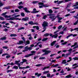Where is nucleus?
Returning <instances> with one entry per match:
<instances>
[{"label": "nucleus", "instance_id": "obj_1", "mask_svg": "<svg viewBox=\"0 0 78 78\" xmlns=\"http://www.w3.org/2000/svg\"><path fill=\"white\" fill-rule=\"evenodd\" d=\"M31 54H27L24 56L25 58H28V57H30V56H33L34 54L33 53L35 54L36 53V51H31Z\"/></svg>", "mask_w": 78, "mask_h": 78}, {"label": "nucleus", "instance_id": "obj_2", "mask_svg": "<svg viewBox=\"0 0 78 78\" xmlns=\"http://www.w3.org/2000/svg\"><path fill=\"white\" fill-rule=\"evenodd\" d=\"M58 34L57 33L53 35V34L51 33L50 34V36H51V37L52 38H53V37H54V38H57L58 37Z\"/></svg>", "mask_w": 78, "mask_h": 78}, {"label": "nucleus", "instance_id": "obj_3", "mask_svg": "<svg viewBox=\"0 0 78 78\" xmlns=\"http://www.w3.org/2000/svg\"><path fill=\"white\" fill-rule=\"evenodd\" d=\"M49 13L50 14H47V16H53V14H51L52 13H53V11L51 9H49L48 10Z\"/></svg>", "mask_w": 78, "mask_h": 78}, {"label": "nucleus", "instance_id": "obj_4", "mask_svg": "<svg viewBox=\"0 0 78 78\" xmlns=\"http://www.w3.org/2000/svg\"><path fill=\"white\" fill-rule=\"evenodd\" d=\"M48 23L46 21H44L43 22V24H42V26L43 27H48Z\"/></svg>", "mask_w": 78, "mask_h": 78}, {"label": "nucleus", "instance_id": "obj_5", "mask_svg": "<svg viewBox=\"0 0 78 78\" xmlns=\"http://www.w3.org/2000/svg\"><path fill=\"white\" fill-rule=\"evenodd\" d=\"M6 12L3 13L1 14V16H4V17L5 18H9V17H10V16H8V15H6Z\"/></svg>", "mask_w": 78, "mask_h": 78}, {"label": "nucleus", "instance_id": "obj_6", "mask_svg": "<svg viewBox=\"0 0 78 78\" xmlns=\"http://www.w3.org/2000/svg\"><path fill=\"white\" fill-rule=\"evenodd\" d=\"M52 16H50L49 17V18H50V19H52V21H53V20H55L56 19V17H55V16L53 15Z\"/></svg>", "mask_w": 78, "mask_h": 78}, {"label": "nucleus", "instance_id": "obj_7", "mask_svg": "<svg viewBox=\"0 0 78 78\" xmlns=\"http://www.w3.org/2000/svg\"><path fill=\"white\" fill-rule=\"evenodd\" d=\"M33 11L31 12V13H34L35 14H36L38 12H39V11H36V9L34 8L33 9Z\"/></svg>", "mask_w": 78, "mask_h": 78}, {"label": "nucleus", "instance_id": "obj_8", "mask_svg": "<svg viewBox=\"0 0 78 78\" xmlns=\"http://www.w3.org/2000/svg\"><path fill=\"white\" fill-rule=\"evenodd\" d=\"M43 52H45V53H47L48 54V53H50L51 52V51H50L49 50H47L45 49H43L42 50Z\"/></svg>", "mask_w": 78, "mask_h": 78}, {"label": "nucleus", "instance_id": "obj_9", "mask_svg": "<svg viewBox=\"0 0 78 78\" xmlns=\"http://www.w3.org/2000/svg\"><path fill=\"white\" fill-rule=\"evenodd\" d=\"M28 19H29V17H26L24 18H23L22 19V20L23 21H27V20H28Z\"/></svg>", "mask_w": 78, "mask_h": 78}, {"label": "nucleus", "instance_id": "obj_10", "mask_svg": "<svg viewBox=\"0 0 78 78\" xmlns=\"http://www.w3.org/2000/svg\"><path fill=\"white\" fill-rule=\"evenodd\" d=\"M70 55V54H66V55H65L64 54H62V57H64L65 58H66V57H67L68 56H69Z\"/></svg>", "mask_w": 78, "mask_h": 78}, {"label": "nucleus", "instance_id": "obj_11", "mask_svg": "<svg viewBox=\"0 0 78 78\" xmlns=\"http://www.w3.org/2000/svg\"><path fill=\"white\" fill-rule=\"evenodd\" d=\"M19 43H17V44H18V45H21L22 44H23V41H19Z\"/></svg>", "mask_w": 78, "mask_h": 78}, {"label": "nucleus", "instance_id": "obj_12", "mask_svg": "<svg viewBox=\"0 0 78 78\" xmlns=\"http://www.w3.org/2000/svg\"><path fill=\"white\" fill-rule=\"evenodd\" d=\"M56 42V41H54L51 44V46H53L54 45V44H55Z\"/></svg>", "mask_w": 78, "mask_h": 78}, {"label": "nucleus", "instance_id": "obj_13", "mask_svg": "<svg viewBox=\"0 0 78 78\" xmlns=\"http://www.w3.org/2000/svg\"><path fill=\"white\" fill-rule=\"evenodd\" d=\"M66 63H67V62H66V60L65 59L62 61V64H66Z\"/></svg>", "mask_w": 78, "mask_h": 78}, {"label": "nucleus", "instance_id": "obj_14", "mask_svg": "<svg viewBox=\"0 0 78 78\" xmlns=\"http://www.w3.org/2000/svg\"><path fill=\"white\" fill-rule=\"evenodd\" d=\"M20 60H18V61L16 60L15 61V64H16L17 65L18 64H19V62H20Z\"/></svg>", "mask_w": 78, "mask_h": 78}, {"label": "nucleus", "instance_id": "obj_15", "mask_svg": "<svg viewBox=\"0 0 78 78\" xmlns=\"http://www.w3.org/2000/svg\"><path fill=\"white\" fill-rule=\"evenodd\" d=\"M18 66H14L13 67H12L13 69H16V70L18 69Z\"/></svg>", "mask_w": 78, "mask_h": 78}, {"label": "nucleus", "instance_id": "obj_16", "mask_svg": "<svg viewBox=\"0 0 78 78\" xmlns=\"http://www.w3.org/2000/svg\"><path fill=\"white\" fill-rule=\"evenodd\" d=\"M17 34H10V36L11 37H15V36H17Z\"/></svg>", "mask_w": 78, "mask_h": 78}, {"label": "nucleus", "instance_id": "obj_17", "mask_svg": "<svg viewBox=\"0 0 78 78\" xmlns=\"http://www.w3.org/2000/svg\"><path fill=\"white\" fill-rule=\"evenodd\" d=\"M50 35V34L49 33H46L44 34L43 35V36H44V37H47V36H48Z\"/></svg>", "mask_w": 78, "mask_h": 78}, {"label": "nucleus", "instance_id": "obj_18", "mask_svg": "<svg viewBox=\"0 0 78 78\" xmlns=\"http://www.w3.org/2000/svg\"><path fill=\"white\" fill-rule=\"evenodd\" d=\"M47 40H48V38L47 37H45V38H44L42 40V41L44 42V41H46Z\"/></svg>", "mask_w": 78, "mask_h": 78}, {"label": "nucleus", "instance_id": "obj_19", "mask_svg": "<svg viewBox=\"0 0 78 78\" xmlns=\"http://www.w3.org/2000/svg\"><path fill=\"white\" fill-rule=\"evenodd\" d=\"M64 2V0H62V1H58V2H57V4L58 5H59L60 3H62Z\"/></svg>", "mask_w": 78, "mask_h": 78}, {"label": "nucleus", "instance_id": "obj_20", "mask_svg": "<svg viewBox=\"0 0 78 78\" xmlns=\"http://www.w3.org/2000/svg\"><path fill=\"white\" fill-rule=\"evenodd\" d=\"M34 23L33 21H29L28 22V24L30 25H34Z\"/></svg>", "mask_w": 78, "mask_h": 78}, {"label": "nucleus", "instance_id": "obj_21", "mask_svg": "<svg viewBox=\"0 0 78 78\" xmlns=\"http://www.w3.org/2000/svg\"><path fill=\"white\" fill-rule=\"evenodd\" d=\"M30 44V41L27 40L26 41V44H25V45H27L28 44Z\"/></svg>", "mask_w": 78, "mask_h": 78}, {"label": "nucleus", "instance_id": "obj_22", "mask_svg": "<svg viewBox=\"0 0 78 78\" xmlns=\"http://www.w3.org/2000/svg\"><path fill=\"white\" fill-rule=\"evenodd\" d=\"M3 6V4L2 2V1L0 0V8Z\"/></svg>", "mask_w": 78, "mask_h": 78}, {"label": "nucleus", "instance_id": "obj_23", "mask_svg": "<svg viewBox=\"0 0 78 78\" xmlns=\"http://www.w3.org/2000/svg\"><path fill=\"white\" fill-rule=\"evenodd\" d=\"M23 10L25 11V12H26L28 10V8L27 7H23Z\"/></svg>", "mask_w": 78, "mask_h": 78}, {"label": "nucleus", "instance_id": "obj_24", "mask_svg": "<svg viewBox=\"0 0 78 78\" xmlns=\"http://www.w3.org/2000/svg\"><path fill=\"white\" fill-rule=\"evenodd\" d=\"M72 76H71V74H69L67 76L65 77L66 78H71Z\"/></svg>", "mask_w": 78, "mask_h": 78}, {"label": "nucleus", "instance_id": "obj_25", "mask_svg": "<svg viewBox=\"0 0 78 78\" xmlns=\"http://www.w3.org/2000/svg\"><path fill=\"white\" fill-rule=\"evenodd\" d=\"M6 39V37H2L0 38V40H5Z\"/></svg>", "mask_w": 78, "mask_h": 78}, {"label": "nucleus", "instance_id": "obj_26", "mask_svg": "<svg viewBox=\"0 0 78 78\" xmlns=\"http://www.w3.org/2000/svg\"><path fill=\"white\" fill-rule=\"evenodd\" d=\"M10 20H14L15 19H16V18L14 17H12L11 18H10Z\"/></svg>", "mask_w": 78, "mask_h": 78}, {"label": "nucleus", "instance_id": "obj_27", "mask_svg": "<svg viewBox=\"0 0 78 78\" xmlns=\"http://www.w3.org/2000/svg\"><path fill=\"white\" fill-rule=\"evenodd\" d=\"M50 67V66H47V67H45L44 68H43V70H44L45 69H49Z\"/></svg>", "mask_w": 78, "mask_h": 78}, {"label": "nucleus", "instance_id": "obj_28", "mask_svg": "<svg viewBox=\"0 0 78 78\" xmlns=\"http://www.w3.org/2000/svg\"><path fill=\"white\" fill-rule=\"evenodd\" d=\"M73 59H74L75 61H76L77 60H78V57H75L73 58Z\"/></svg>", "mask_w": 78, "mask_h": 78}, {"label": "nucleus", "instance_id": "obj_29", "mask_svg": "<svg viewBox=\"0 0 78 78\" xmlns=\"http://www.w3.org/2000/svg\"><path fill=\"white\" fill-rule=\"evenodd\" d=\"M19 69H23V70H24V69H27L26 67H19Z\"/></svg>", "mask_w": 78, "mask_h": 78}, {"label": "nucleus", "instance_id": "obj_30", "mask_svg": "<svg viewBox=\"0 0 78 78\" xmlns=\"http://www.w3.org/2000/svg\"><path fill=\"white\" fill-rule=\"evenodd\" d=\"M59 66V64H56L55 65H53L52 66L53 67H58V66Z\"/></svg>", "mask_w": 78, "mask_h": 78}, {"label": "nucleus", "instance_id": "obj_31", "mask_svg": "<svg viewBox=\"0 0 78 78\" xmlns=\"http://www.w3.org/2000/svg\"><path fill=\"white\" fill-rule=\"evenodd\" d=\"M11 8L9 6L8 7H5L4 8V9H9Z\"/></svg>", "mask_w": 78, "mask_h": 78}, {"label": "nucleus", "instance_id": "obj_32", "mask_svg": "<svg viewBox=\"0 0 78 78\" xmlns=\"http://www.w3.org/2000/svg\"><path fill=\"white\" fill-rule=\"evenodd\" d=\"M25 29V28L23 27H21L20 28H19L18 29V30H23Z\"/></svg>", "mask_w": 78, "mask_h": 78}, {"label": "nucleus", "instance_id": "obj_33", "mask_svg": "<svg viewBox=\"0 0 78 78\" xmlns=\"http://www.w3.org/2000/svg\"><path fill=\"white\" fill-rule=\"evenodd\" d=\"M40 43H41V41L38 42L37 43V44L35 45L34 47H37V46Z\"/></svg>", "mask_w": 78, "mask_h": 78}, {"label": "nucleus", "instance_id": "obj_34", "mask_svg": "<svg viewBox=\"0 0 78 78\" xmlns=\"http://www.w3.org/2000/svg\"><path fill=\"white\" fill-rule=\"evenodd\" d=\"M73 35V34H71L69 35H68L67 37H66V39H68L69 37L70 36H72Z\"/></svg>", "mask_w": 78, "mask_h": 78}, {"label": "nucleus", "instance_id": "obj_35", "mask_svg": "<svg viewBox=\"0 0 78 78\" xmlns=\"http://www.w3.org/2000/svg\"><path fill=\"white\" fill-rule=\"evenodd\" d=\"M21 15L22 16V17H24L25 16V13H24L22 12L21 13Z\"/></svg>", "mask_w": 78, "mask_h": 78}, {"label": "nucleus", "instance_id": "obj_36", "mask_svg": "<svg viewBox=\"0 0 78 78\" xmlns=\"http://www.w3.org/2000/svg\"><path fill=\"white\" fill-rule=\"evenodd\" d=\"M22 60L23 63L26 62H27V59H22Z\"/></svg>", "mask_w": 78, "mask_h": 78}, {"label": "nucleus", "instance_id": "obj_37", "mask_svg": "<svg viewBox=\"0 0 78 78\" xmlns=\"http://www.w3.org/2000/svg\"><path fill=\"white\" fill-rule=\"evenodd\" d=\"M75 4L76 5H75L73 6V7L74 6H78V2H76Z\"/></svg>", "mask_w": 78, "mask_h": 78}, {"label": "nucleus", "instance_id": "obj_38", "mask_svg": "<svg viewBox=\"0 0 78 78\" xmlns=\"http://www.w3.org/2000/svg\"><path fill=\"white\" fill-rule=\"evenodd\" d=\"M25 49L26 51H28V46H27L25 47Z\"/></svg>", "mask_w": 78, "mask_h": 78}, {"label": "nucleus", "instance_id": "obj_39", "mask_svg": "<svg viewBox=\"0 0 78 78\" xmlns=\"http://www.w3.org/2000/svg\"><path fill=\"white\" fill-rule=\"evenodd\" d=\"M23 6H20L18 7V8L19 9H21V8H23Z\"/></svg>", "mask_w": 78, "mask_h": 78}, {"label": "nucleus", "instance_id": "obj_40", "mask_svg": "<svg viewBox=\"0 0 78 78\" xmlns=\"http://www.w3.org/2000/svg\"><path fill=\"white\" fill-rule=\"evenodd\" d=\"M67 43V42L66 41L65 42H63L61 44V45H66Z\"/></svg>", "mask_w": 78, "mask_h": 78}, {"label": "nucleus", "instance_id": "obj_41", "mask_svg": "<svg viewBox=\"0 0 78 78\" xmlns=\"http://www.w3.org/2000/svg\"><path fill=\"white\" fill-rule=\"evenodd\" d=\"M49 73V71H46L43 72L44 74H46V73Z\"/></svg>", "mask_w": 78, "mask_h": 78}, {"label": "nucleus", "instance_id": "obj_42", "mask_svg": "<svg viewBox=\"0 0 78 78\" xmlns=\"http://www.w3.org/2000/svg\"><path fill=\"white\" fill-rule=\"evenodd\" d=\"M47 77L48 78H50V73H48L47 74Z\"/></svg>", "mask_w": 78, "mask_h": 78}, {"label": "nucleus", "instance_id": "obj_43", "mask_svg": "<svg viewBox=\"0 0 78 78\" xmlns=\"http://www.w3.org/2000/svg\"><path fill=\"white\" fill-rule=\"evenodd\" d=\"M0 20H4L5 19L2 16H0Z\"/></svg>", "mask_w": 78, "mask_h": 78}, {"label": "nucleus", "instance_id": "obj_44", "mask_svg": "<svg viewBox=\"0 0 78 78\" xmlns=\"http://www.w3.org/2000/svg\"><path fill=\"white\" fill-rule=\"evenodd\" d=\"M78 20H77L75 23H74V25H77L78 24Z\"/></svg>", "mask_w": 78, "mask_h": 78}, {"label": "nucleus", "instance_id": "obj_45", "mask_svg": "<svg viewBox=\"0 0 78 78\" xmlns=\"http://www.w3.org/2000/svg\"><path fill=\"white\" fill-rule=\"evenodd\" d=\"M15 12H19V9H15Z\"/></svg>", "mask_w": 78, "mask_h": 78}, {"label": "nucleus", "instance_id": "obj_46", "mask_svg": "<svg viewBox=\"0 0 78 78\" xmlns=\"http://www.w3.org/2000/svg\"><path fill=\"white\" fill-rule=\"evenodd\" d=\"M38 5H44V3H43V2H39L38 3Z\"/></svg>", "mask_w": 78, "mask_h": 78}, {"label": "nucleus", "instance_id": "obj_47", "mask_svg": "<svg viewBox=\"0 0 78 78\" xmlns=\"http://www.w3.org/2000/svg\"><path fill=\"white\" fill-rule=\"evenodd\" d=\"M2 48H4V49H7L8 48V47L6 46L2 47Z\"/></svg>", "mask_w": 78, "mask_h": 78}, {"label": "nucleus", "instance_id": "obj_48", "mask_svg": "<svg viewBox=\"0 0 78 78\" xmlns=\"http://www.w3.org/2000/svg\"><path fill=\"white\" fill-rule=\"evenodd\" d=\"M9 55L8 54L5 53L2 55V56H4L5 55Z\"/></svg>", "mask_w": 78, "mask_h": 78}, {"label": "nucleus", "instance_id": "obj_49", "mask_svg": "<svg viewBox=\"0 0 78 78\" xmlns=\"http://www.w3.org/2000/svg\"><path fill=\"white\" fill-rule=\"evenodd\" d=\"M62 25H60V26H59L58 27V30H60V29H61V27H62Z\"/></svg>", "mask_w": 78, "mask_h": 78}, {"label": "nucleus", "instance_id": "obj_50", "mask_svg": "<svg viewBox=\"0 0 78 78\" xmlns=\"http://www.w3.org/2000/svg\"><path fill=\"white\" fill-rule=\"evenodd\" d=\"M45 59V57H40L39 58V59Z\"/></svg>", "mask_w": 78, "mask_h": 78}, {"label": "nucleus", "instance_id": "obj_51", "mask_svg": "<svg viewBox=\"0 0 78 78\" xmlns=\"http://www.w3.org/2000/svg\"><path fill=\"white\" fill-rule=\"evenodd\" d=\"M23 2H20L18 4L19 5H23Z\"/></svg>", "mask_w": 78, "mask_h": 78}, {"label": "nucleus", "instance_id": "obj_52", "mask_svg": "<svg viewBox=\"0 0 78 78\" xmlns=\"http://www.w3.org/2000/svg\"><path fill=\"white\" fill-rule=\"evenodd\" d=\"M10 57H11V55H7L6 56V58H7V59H8V58H10Z\"/></svg>", "mask_w": 78, "mask_h": 78}, {"label": "nucleus", "instance_id": "obj_53", "mask_svg": "<svg viewBox=\"0 0 78 78\" xmlns=\"http://www.w3.org/2000/svg\"><path fill=\"white\" fill-rule=\"evenodd\" d=\"M38 2V1H34L33 2V3L34 4H36V3H37Z\"/></svg>", "mask_w": 78, "mask_h": 78}, {"label": "nucleus", "instance_id": "obj_54", "mask_svg": "<svg viewBox=\"0 0 78 78\" xmlns=\"http://www.w3.org/2000/svg\"><path fill=\"white\" fill-rule=\"evenodd\" d=\"M12 71H13L12 70H8L7 71V73H9V72H12Z\"/></svg>", "mask_w": 78, "mask_h": 78}, {"label": "nucleus", "instance_id": "obj_55", "mask_svg": "<svg viewBox=\"0 0 78 78\" xmlns=\"http://www.w3.org/2000/svg\"><path fill=\"white\" fill-rule=\"evenodd\" d=\"M9 23H14V24H16L14 22L11 21H10L9 22Z\"/></svg>", "mask_w": 78, "mask_h": 78}, {"label": "nucleus", "instance_id": "obj_56", "mask_svg": "<svg viewBox=\"0 0 78 78\" xmlns=\"http://www.w3.org/2000/svg\"><path fill=\"white\" fill-rule=\"evenodd\" d=\"M46 17H47V16L46 15H44L43 16V19H46Z\"/></svg>", "mask_w": 78, "mask_h": 78}, {"label": "nucleus", "instance_id": "obj_57", "mask_svg": "<svg viewBox=\"0 0 78 78\" xmlns=\"http://www.w3.org/2000/svg\"><path fill=\"white\" fill-rule=\"evenodd\" d=\"M36 29L37 30H39V26H36Z\"/></svg>", "mask_w": 78, "mask_h": 78}, {"label": "nucleus", "instance_id": "obj_58", "mask_svg": "<svg viewBox=\"0 0 78 78\" xmlns=\"http://www.w3.org/2000/svg\"><path fill=\"white\" fill-rule=\"evenodd\" d=\"M70 16V13H69L68 14H67L65 15V17H68V16Z\"/></svg>", "mask_w": 78, "mask_h": 78}, {"label": "nucleus", "instance_id": "obj_59", "mask_svg": "<svg viewBox=\"0 0 78 78\" xmlns=\"http://www.w3.org/2000/svg\"><path fill=\"white\" fill-rule=\"evenodd\" d=\"M28 50H30H30H32V48L30 47L28 48Z\"/></svg>", "mask_w": 78, "mask_h": 78}, {"label": "nucleus", "instance_id": "obj_60", "mask_svg": "<svg viewBox=\"0 0 78 78\" xmlns=\"http://www.w3.org/2000/svg\"><path fill=\"white\" fill-rule=\"evenodd\" d=\"M43 6H44V7H46V8H47V7H48V6H49L50 5H42Z\"/></svg>", "mask_w": 78, "mask_h": 78}, {"label": "nucleus", "instance_id": "obj_61", "mask_svg": "<svg viewBox=\"0 0 78 78\" xmlns=\"http://www.w3.org/2000/svg\"><path fill=\"white\" fill-rule=\"evenodd\" d=\"M71 0H63V1H65V2H68L69 1H71Z\"/></svg>", "mask_w": 78, "mask_h": 78}, {"label": "nucleus", "instance_id": "obj_62", "mask_svg": "<svg viewBox=\"0 0 78 78\" xmlns=\"http://www.w3.org/2000/svg\"><path fill=\"white\" fill-rule=\"evenodd\" d=\"M19 27V24L17 23L16 25L15 26V28H17V27Z\"/></svg>", "mask_w": 78, "mask_h": 78}, {"label": "nucleus", "instance_id": "obj_63", "mask_svg": "<svg viewBox=\"0 0 78 78\" xmlns=\"http://www.w3.org/2000/svg\"><path fill=\"white\" fill-rule=\"evenodd\" d=\"M74 30H76V31H78V27L74 28Z\"/></svg>", "mask_w": 78, "mask_h": 78}, {"label": "nucleus", "instance_id": "obj_64", "mask_svg": "<svg viewBox=\"0 0 78 78\" xmlns=\"http://www.w3.org/2000/svg\"><path fill=\"white\" fill-rule=\"evenodd\" d=\"M8 29H6V28H5L3 30V31H8Z\"/></svg>", "mask_w": 78, "mask_h": 78}]
</instances>
